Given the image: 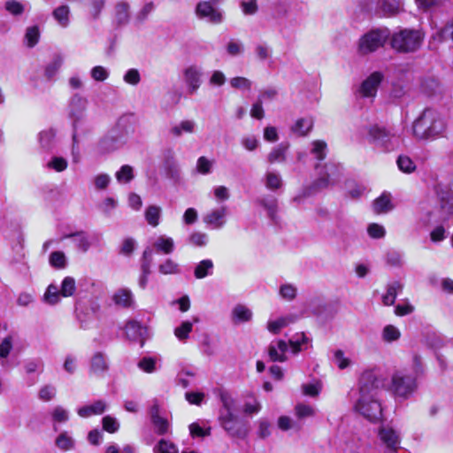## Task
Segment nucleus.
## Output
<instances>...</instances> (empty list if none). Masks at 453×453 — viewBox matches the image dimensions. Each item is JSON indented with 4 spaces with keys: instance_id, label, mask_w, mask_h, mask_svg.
Here are the masks:
<instances>
[{
    "instance_id": "1",
    "label": "nucleus",
    "mask_w": 453,
    "mask_h": 453,
    "mask_svg": "<svg viewBox=\"0 0 453 453\" xmlns=\"http://www.w3.org/2000/svg\"><path fill=\"white\" fill-rule=\"evenodd\" d=\"M384 386L383 376H377L370 371L363 372L357 391L350 395L354 411L371 422L380 420L382 407L379 395Z\"/></svg>"
},
{
    "instance_id": "2",
    "label": "nucleus",
    "mask_w": 453,
    "mask_h": 453,
    "mask_svg": "<svg viewBox=\"0 0 453 453\" xmlns=\"http://www.w3.org/2000/svg\"><path fill=\"white\" fill-rule=\"evenodd\" d=\"M411 373L407 370H396L391 374L390 381L385 380L383 388L389 391L395 398L408 399L417 389V376L422 372V361L420 357L415 355L412 359Z\"/></svg>"
},
{
    "instance_id": "3",
    "label": "nucleus",
    "mask_w": 453,
    "mask_h": 453,
    "mask_svg": "<svg viewBox=\"0 0 453 453\" xmlns=\"http://www.w3.org/2000/svg\"><path fill=\"white\" fill-rule=\"evenodd\" d=\"M318 178L309 186L304 187L302 191L293 198L297 205L303 203L307 197L312 196L318 192L334 185L342 176V166L340 164L328 162L324 165L320 164L315 166Z\"/></svg>"
},
{
    "instance_id": "4",
    "label": "nucleus",
    "mask_w": 453,
    "mask_h": 453,
    "mask_svg": "<svg viewBox=\"0 0 453 453\" xmlns=\"http://www.w3.org/2000/svg\"><path fill=\"white\" fill-rule=\"evenodd\" d=\"M447 124L441 113L426 109L412 125L413 135L419 140H435L446 131Z\"/></svg>"
},
{
    "instance_id": "5",
    "label": "nucleus",
    "mask_w": 453,
    "mask_h": 453,
    "mask_svg": "<svg viewBox=\"0 0 453 453\" xmlns=\"http://www.w3.org/2000/svg\"><path fill=\"white\" fill-rule=\"evenodd\" d=\"M368 142L383 151L398 149L402 142L401 134L393 128L372 126L368 129Z\"/></svg>"
},
{
    "instance_id": "6",
    "label": "nucleus",
    "mask_w": 453,
    "mask_h": 453,
    "mask_svg": "<svg viewBox=\"0 0 453 453\" xmlns=\"http://www.w3.org/2000/svg\"><path fill=\"white\" fill-rule=\"evenodd\" d=\"M424 37L419 29H399L391 35V46L400 52H413L420 48Z\"/></svg>"
},
{
    "instance_id": "7",
    "label": "nucleus",
    "mask_w": 453,
    "mask_h": 453,
    "mask_svg": "<svg viewBox=\"0 0 453 453\" xmlns=\"http://www.w3.org/2000/svg\"><path fill=\"white\" fill-rule=\"evenodd\" d=\"M123 119L118 123V127L112 129L107 135L103 137L96 145V150L100 154H106L122 148L133 134L129 128L121 129Z\"/></svg>"
},
{
    "instance_id": "8",
    "label": "nucleus",
    "mask_w": 453,
    "mask_h": 453,
    "mask_svg": "<svg viewBox=\"0 0 453 453\" xmlns=\"http://www.w3.org/2000/svg\"><path fill=\"white\" fill-rule=\"evenodd\" d=\"M432 191L444 217L453 219V179L450 181L436 180Z\"/></svg>"
},
{
    "instance_id": "9",
    "label": "nucleus",
    "mask_w": 453,
    "mask_h": 453,
    "mask_svg": "<svg viewBox=\"0 0 453 453\" xmlns=\"http://www.w3.org/2000/svg\"><path fill=\"white\" fill-rule=\"evenodd\" d=\"M388 28L372 29L360 37L357 42V53L365 56L381 48L389 38Z\"/></svg>"
},
{
    "instance_id": "10",
    "label": "nucleus",
    "mask_w": 453,
    "mask_h": 453,
    "mask_svg": "<svg viewBox=\"0 0 453 453\" xmlns=\"http://www.w3.org/2000/svg\"><path fill=\"white\" fill-rule=\"evenodd\" d=\"M88 106V100L86 97L80 94H74L69 101L68 113L73 121V146L78 143L77 141V129L79 123L84 119L86 116V110Z\"/></svg>"
},
{
    "instance_id": "11",
    "label": "nucleus",
    "mask_w": 453,
    "mask_h": 453,
    "mask_svg": "<svg viewBox=\"0 0 453 453\" xmlns=\"http://www.w3.org/2000/svg\"><path fill=\"white\" fill-rule=\"evenodd\" d=\"M228 208L226 205L214 208L209 211L203 217V221L210 229L219 230L224 227L226 223Z\"/></svg>"
},
{
    "instance_id": "12",
    "label": "nucleus",
    "mask_w": 453,
    "mask_h": 453,
    "mask_svg": "<svg viewBox=\"0 0 453 453\" xmlns=\"http://www.w3.org/2000/svg\"><path fill=\"white\" fill-rule=\"evenodd\" d=\"M383 75L380 72H374L370 74L359 86L357 96L362 98L372 100L377 94L378 87L382 81Z\"/></svg>"
},
{
    "instance_id": "13",
    "label": "nucleus",
    "mask_w": 453,
    "mask_h": 453,
    "mask_svg": "<svg viewBox=\"0 0 453 453\" xmlns=\"http://www.w3.org/2000/svg\"><path fill=\"white\" fill-rule=\"evenodd\" d=\"M378 436L386 449L395 453L400 449L401 438L399 433L389 426H383L379 429Z\"/></svg>"
},
{
    "instance_id": "14",
    "label": "nucleus",
    "mask_w": 453,
    "mask_h": 453,
    "mask_svg": "<svg viewBox=\"0 0 453 453\" xmlns=\"http://www.w3.org/2000/svg\"><path fill=\"white\" fill-rule=\"evenodd\" d=\"M196 13L199 19H206L212 24H219L223 21L222 12L213 6L209 1H202L197 4Z\"/></svg>"
},
{
    "instance_id": "15",
    "label": "nucleus",
    "mask_w": 453,
    "mask_h": 453,
    "mask_svg": "<svg viewBox=\"0 0 453 453\" xmlns=\"http://www.w3.org/2000/svg\"><path fill=\"white\" fill-rule=\"evenodd\" d=\"M149 414L154 430L157 434L165 435L171 432V424L165 417L161 415V411L157 401L150 406Z\"/></svg>"
},
{
    "instance_id": "16",
    "label": "nucleus",
    "mask_w": 453,
    "mask_h": 453,
    "mask_svg": "<svg viewBox=\"0 0 453 453\" xmlns=\"http://www.w3.org/2000/svg\"><path fill=\"white\" fill-rule=\"evenodd\" d=\"M125 331L127 337L130 341L140 342L141 346L143 345L147 334L146 326H143L136 320H130L127 323Z\"/></svg>"
},
{
    "instance_id": "17",
    "label": "nucleus",
    "mask_w": 453,
    "mask_h": 453,
    "mask_svg": "<svg viewBox=\"0 0 453 453\" xmlns=\"http://www.w3.org/2000/svg\"><path fill=\"white\" fill-rule=\"evenodd\" d=\"M197 130V124L194 119H182L173 125L169 130L171 135L180 138L183 134H193Z\"/></svg>"
},
{
    "instance_id": "18",
    "label": "nucleus",
    "mask_w": 453,
    "mask_h": 453,
    "mask_svg": "<svg viewBox=\"0 0 453 453\" xmlns=\"http://www.w3.org/2000/svg\"><path fill=\"white\" fill-rule=\"evenodd\" d=\"M202 71L196 65H190L184 71L185 81L188 87L190 94H194L201 85Z\"/></svg>"
},
{
    "instance_id": "19",
    "label": "nucleus",
    "mask_w": 453,
    "mask_h": 453,
    "mask_svg": "<svg viewBox=\"0 0 453 453\" xmlns=\"http://www.w3.org/2000/svg\"><path fill=\"white\" fill-rule=\"evenodd\" d=\"M297 317L293 314H288L284 316H280L276 319H270L267 321L266 328L267 330L273 334H279L283 328L287 327L290 324H293L296 321Z\"/></svg>"
},
{
    "instance_id": "20",
    "label": "nucleus",
    "mask_w": 453,
    "mask_h": 453,
    "mask_svg": "<svg viewBox=\"0 0 453 453\" xmlns=\"http://www.w3.org/2000/svg\"><path fill=\"white\" fill-rule=\"evenodd\" d=\"M148 248L152 250V253L157 252L168 255L174 250V242L171 237L159 235L151 242V245Z\"/></svg>"
},
{
    "instance_id": "21",
    "label": "nucleus",
    "mask_w": 453,
    "mask_h": 453,
    "mask_svg": "<svg viewBox=\"0 0 453 453\" xmlns=\"http://www.w3.org/2000/svg\"><path fill=\"white\" fill-rule=\"evenodd\" d=\"M109 369L107 358L102 352L95 353L90 360V372L97 376H104Z\"/></svg>"
},
{
    "instance_id": "22",
    "label": "nucleus",
    "mask_w": 453,
    "mask_h": 453,
    "mask_svg": "<svg viewBox=\"0 0 453 453\" xmlns=\"http://www.w3.org/2000/svg\"><path fill=\"white\" fill-rule=\"evenodd\" d=\"M292 353L297 354L311 346V339L303 332L295 334L289 340Z\"/></svg>"
},
{
    "instance_id": "23",
    "label": "nucleus",
    "mask_w": 453,
    "mask_h": 453,
    "mask_svg": "<svg viewBox=\"0 0 453 453\" xmlns=\"http://www.w3.org/2000/svg\"><path fill=\"white\" fill-rule=\"evenodd\" d=\"M252 317V311L244 304H236L231 311V319L234 324L249 322Z\"/></svg>"
},
{
    "instance_id": "24",
    "label": "nucleus",
    "mask_w": 453,
    "mask_h": 453,
    "mask_svg": "<svg viewBox=\"0 0 453 453\" xmlns=\"http://www.w3.org/2000/svg\"><path fill=\"white\" fill-rule=\"evenodd\" d=\"M288 350V344L283 340H279L275 342H272L269 347V357L272 361L274 362H284L287 360L286 352Z\"/></svg>"
},
{
    "instance_id": "25",
    "label": "nucleus",
    "mask_w": 453,
    "mask_h": 453,
    "mask_svg": "<svg viewBox=\"0 0 453 453\" xmlns=\"http://www.w3.org/2000/svg\"><path fill=\"white\" fill-rule=\"evenodd\" d=\"M106 410V403L98 400L91 404L84 405L77 410V413L81 418H89L93 415H100Z\"/></svg>"
},
{
    "instance_id": "26",
    "label": "nucleus",
    "mask_w": 453,
    "mask_h": 453,
    "mask_svg": "<svg viewBox=\"0 0 453 453\" xmlns=\"http://www.w3.org/2000/svg\"><path fill=\"white\" fill-rule=\"evenodd\" d=\"M257 203L266 211L268 217L273 221H276V215L278 211V201L276 197L272 195H267L258 198Z\"/></svg>"
},
{
    "instance_id": "27",
    "label": "nucleus",
    "mask_w": 453,
    "mask_h": 453,
    "mask_svg": "<svg viewBox=\"0 0 453 453\" xmlns=\"http://www.w3.org/2000/svg\"><path fill=\"white\" fill-rule=\"evenodd\" d=\"M112 299L117 305L127 308L132 307L134 303V295L129 288H123L118 289Z\"/></svg>"
},
{
    "instance_id": "28",
    "label": "nucleus",
    "mask_w": 453,
    "mask_h": 453,
    "mask_svg": "<svg viewBox=\"0 0 453 453\" xmlns=\"http://www.w3.org/2000/svg\"><path fill=\"white\" fill-rule=\"evenodd\" d=\"M52 16L58 25L62 28H66L69 27L71 22V11L68 5L62 4L55 8L52 12Z\"/></svg>"
},
{
    "instance_id": "29",
    "label": "nucleus",
    "mask_w": 453,
    "mask_h": 453,
    "mask_svg": "<svg viewBox=\"0 0 453 453\" xmlns=\"http://www.w3.org/2000/svg\"><path fill=\"white\" fill-rule=\"evenodd\" d=\"M64 64V57L60 54L53 56L51 60L46 65L44 68V76L47 80H53Z\"/></svg>"
},
{
    "instance_id": "30",
    "label": "nucleus",
    "mask_w": 453,
    "mask_h": 453,
    "mask_svg": "<svg viewBox=\"0 0 453 453\" xmlns=\"http://www.w3.org/2000/svg\"><path fill=\"white\" fill-rule=\"evenodd\" d=\"M288 148L289 144L288 142L278 144L268 154L267 161L270 164L284 163L287 158Z\"/></svg>"
},
{
    "instance_id": "31",
    "label": "nucleus",
    "mask_w": 453,
    "mask_h": 453,
    "mask_svg": "<svg viewBox=\"0 0 453 453\" xmlns=\"http://www.w3.org/2000/svg\"><path fill=\"white\" fill-rule=\"evenodd\" d=\"M114 19L119 25H125L129 21L130 4L127 1L121 0L116 4Z\"/></svg>"
},
{
    "instance_id": "32",
    "label": "nucleus",
    "mask_w": 453,
    "mask_h": 453,
    "mask_svg": "<svg viewBox=\"0 0 453 453\" xmlns=\"http://www.w3.org/2000/svg\"><path fill=\"white\" fill-rule=\"evenodd\" d=\"M222 427L230 436L234 438L243 439L247 435V430L240 425L237 417L234 419L226 421Z\"/></svg>"
},
{
    "instance_id": "33",
    "label": "nucleus",
    "mask_w": 453,
    "mask_h": 453,
    "mask_svg": "<svg viewBox=\"0 0 453 453\" xmlns=\"http://www.w3.org/2000/svg\"><path fill=\"white\" fill-rule=\"evenodd\" d=\"M64 238H72L77 249L82 252H87L91 246L88 234L82 231L66 234Z\"/></svg>"
},
{
    "instance_id": "34",
    "label": "nucleus",
    "mask_w": 453,
    "mask_h": 453,
    "mask_svg": "<svg viewBox=\"0 0 453 453\" xmlns=\"http://www.w3.org/2000/svg\"><path fill=\"white\" fill-rule=\"evenodd\" d=\"M394 208L391 202V196L388 193H383L373 202V211L378 213H387Z\"/></svg>"
},
{
    "instance_id": "35",
    "label": "nucleus",
    "mask_w": 453,
    "mask_h": 453,
    "mask_svg": "<svg viewBox=\"0 0 453 453\" xmlns=\"http://www.w3.org/2000/svg\"><path fill=\"white\" fill-rule=\"evenodd\" d=\"M403 0H380L379 8L384 15L392 16L402 10Z\"/></svg>"
},
{
    "instance_id": "36",
    "label": "nucleus",
    "mask_w": 453,
    "mask_h": 453,
    "mask_svg": "<svg viewBox=\"0 0 453 453\" xmlns=\"http://www.w3.org/2000/svg\"><path fill=\"white\" fill-rule=\"evenodd\" d=\"M403 285L399 281H394L388 285L387 292L382 296V302L385 305L394 304L397 295L402 291Z\"/></svg>"
},
{
    "instance_id": "37",
    "label": "nucleus",
    "mask_w": 453,
    "mask_h": 453,
    "mask_svg": "<svg viewBox=\"0 0 453 453\" xmlns=\"http://www.w3.org/2000/svg\"><path fill=\"white\" fill-rule=\"evenodd\" d=\"M265 187L275 191L283 186V180L280 174L275 171H267L264 177Z\"/></svg>"
},
{
    "instance_id": "38",
    "label": "nucleus",
    "mask_w": 453,
    "mask_h": 453,
    "mask_svg": "<svg viewBox=\"0 0 453 453\" xmlns=\"http://www.w3.org/2000/svg\"><path fill=\"white\" fill-rule=\"evenodd\" d=\"M213 262L211 259H203L200 261L194 270V275L196 279H203L213 273Z\"/></svg>"
},
{
    "instance_id": "39",
    "label": "nucleus",
    "mask_w": 453,
    "mask_h": 453,
    "mask_svg": "<svg viewBox=\"0 0 453 453\" xmlns=\"http://www.w3.org/2000/svg\"><path fill=\"white\" fill-rule=\"evenodd\" d=\"M277 426L279 429L281 431L287 432L289 430L300 431L302 429L303 424L300 421L294 420L292 418L288 416H280L278 418Z\"/></svg>"
},
{
    "instance_id": "40",
    "label": "nucleus",
    "mask_w": 453,
    "mask_h": 453,
    "mask_svg": "<svg viewBox=\"0 0 453 453\" xmlns=\"http://www.w3.org/2000/svg\"><path fill=\"white\" fill-rule=\"evenodd\" d=\"M313 121L310 118H302L296 121L292 127V132L299 136L306 135L312 128Z\"/></svg>"
},
{
    "instance_id": "41",
    "label": "nucleus",
    "mask_w": 453,
    "mask_h": 453,
    "mask_svg": "<svg viewBox=\"0 0 453 453\" xmlns=\"http://www.w3.org/2000/svg\"><path fill=\"white\" fill-rule=\"evenodd\" d=\"M61 297L63 296L60 288L55 284H50L44 293L43 301L50 305H54L60 302Z\"/></svg>"
},
{
    "instance_id": "42",
    "label": "nucleus",
    "mask_w": 453,
    "mask_h": 453,
    "mask_svg": "<svg viewBox=\"0 0 453 453\" xmlns=\"http://www.w3.org/2000/svg\"><path fill=\"white\" fill-rule=\"evenodd\" d=\"M311 154L315 159L322 161L327 154V144L322 140H315L311 142Z\"/></svg>"
},
{
    "instance_id": "43",
    "label": "nucleus",
    "mask_w": 453,
    "mask_h": 453,
    "mask_svg": "<svg viewBox=\"0 0 453 453\" xmlns=\"http://www.w3.org/2000/svg\"><path fill=\"white\" fill-rule=\"evenodd\" d=\"M49 263L55 269H65L67 266V258L63 251H53L49 256Z\"/></svg>"
},
{
    "instance_id": "44",
    "label": "nucleus",
    "mask_w": 453,
    "mask_h": 453,
    "mask_svg": "<svg viewBox=\"0 0 453 453\" xmlns=\"http://www.w3.org/2000/svg\"><path fill=\"white\" fill-rule=\"evenodd\" d=\"M161 208L157 205H150L145 210V219L149 225L157 226L159 225Z\"/></svg>"
},
{
    "instance_id": "45",
    "label": "nucleus",
    "mask_w": 453,
    "mask_h": 453,
    "mask_svg": "<svg viewBox=\"0 0 453 453\" xmlns=\"http://www.w3.org/2000/svg\"><path fill=\"white\" fill-rule=\"evenodd\" d=\"M316 410L313 406L304 403H298L295 406V415L297 418V421H300L305 418L314 417Z\"/></svg>"
},
{
    "instance_id": "46",
    "label": "nucleus",
    "mask_w": 453,
    "mask_h": 453,
    "mask_svg": "<svg viewBox=\"0 0 453 453\" xmlns=\"http://www.w3.org/2000/svg\"><path fill=\"white\" fill-rule=\"evenodd\" d=\"M59 288L63 297L72 296L76 291L75 280L71 276L65 277Z\"/></svg>"
},
{
    "instance_id": "47",
    "label": "nucleus",
    "mask_w": 453,
    "mask_h": 453,
    "mask_svg": "<svg viewBox=\"0 0 453 453\" xmlns=\"http://www.w3.org/2000/svg\"><path fill=\"white\" fill-rule=\"evenodd\" d=\"M55 135L56 133L52 128L46 129L39 133L38 140L41 147L46 150H50L52 147Z\"/></svg>"
},
{
    "instance_id": "48",
    "label": "nucleus",
    "mask_w": 453,
    "mask_h": 453,
    "mask_svg": "<svg viewBox=\"0 0 453 453\" xmlns=\"http://www.w3.org/2000/svg\"><path fill=\"white\" fill-rule=\"evenodd\" d=\"M40 39V29L38 26H32L27 28L25 34V42L27 47H35Z\"/></svg>"
},
{
    "instance_id": "49",
    "label": "nucleus",
    "mask_w": 453,
    "mask_h": 453,
    "mask_svg": "<svg viewBox=\"0 0 453 453\" xmlns=\"http://www.w3.org/2000/svg\"><path fill=\"white\" fill-rule=\"evenodd\" d=\"M279 294L282 299L291 302L297 296V288L293 284L285 283L280 287Z\"/></svg>"
},
{
    "instance_id": "50",
    "label": "nucleus",
    "mask_w": 453,
    "mask_h": 453,
    "mask_svg": "<svg viewBox=\"0 0 453 453\" xmlns=\"http://www.w3.org/2000/svg\"><path fill=\"white\" fill-rule=\"evenodd\" d=\"M115 177L119 183L130 182L134 177L133 167L128 165H122L116 173Z\"/></svg>"
},
{
    "instance_id": "51",
    "label": "nucleus",
    "mask_w": 453,
    "mask_h": 453,
    "mask_svg": "<svg viewBox=\"0 0 453 453\" xmlns=\"http://www.w3.org/2000/svg\"><path fill=\"white\" fill-rule=\"evenodd\" d=\"M400 330L393 325L386 326L381 333L382 340L386 342H392L397 341L400 338Z\"/></svg>"
},
{
    "instance_id": "52",
    "label": "nucleus",
    "mask_w": 453,
    "mask_h": 453,
    "mask_svg": "<svg viewBox=\"0 0 453 453\" xmlns=\"http://www.w3.org/2000/svg\"><path fill=\"white\" fill-rule=\"evenodd\" d=\"M434 41L439 42L451 39L453 41V21L447 24L442 29L437 31L432 35Z\"/></svg>"
},
{
    "instance_id": "53",
    "label": "nucleus",
    "mask_w": 453,
    "mask_h": 453,
    "mask_svg": "<svg viewBox=\"0 0 453 453\" xmlns=\"http://www.w3.org/2000/svg\"><path fill=\"white\" fill-rule=\"evenodd\" d=\"M193 329V323L190 321H183L174 329V335L180 341H186Z\"/></svg>"
},
{
    "instance_id": "54",
    "label": "nucleus",
    "mask_w": 453,
    "mask_h": 453,
    "mask_svg": "<svg viewBox=\"0 0 453 453\" xmlns=\"http://www.w3.org/2000/svg\"><path fill=\"white\" fill-rule=\"evenodd\" d=\"M4 9L12 16H20L25 11V5L17 0H7L4 4Z\"/></svg>"
},
{
    "instance_id": "55",
    "label": "nucleus",
    "mask_w": 453,
    "mask_h": 453,
    "mask_svg": "<svg viewBox=\"0 0 453 453\" xmlns=\"http://www.w3.org/2000/svg\"><path fill=\"white\" fill-rule=\"evenodd\" d=\"M396 163L400 171L405 173H411L416 169L415 163L411 160V157L405 155L399 156Z\"/></svg>"
},
{
    "instance_id": "56",
    "label": "nucleus",
    "mask_w": 453,
    "mask_h": 453,
    "mask_svg": "<svg viewBox=\"0 0 453 453\" xmlns=\"http://www.w3.org/2000/svg\"><path fill=\"white\" fill-rule=\"evenodd\" d=\"M12 349V337H5L0 343V360L1 365H6V358Z\"/></svg>"
},
{
    "instance_id": "57",
    "label": "nucleus",
    "mask_w": 453,
    "mask_h": 453,
    "mask_svg": "<svg viewBox=\"0 0 453 453\" xmlns=\"http://www.w3.org/2000/svg\"><path fill=\"white\" fill-rule=\"evenodd\" d=\"M158 271L160 273L165 275L176 274L180 273V268L176 262L168 258L159 265Z\"/></svg>"
},
{
    "instance_id": "58",
    "label": "nucleus",
    "mask_w": 453,
    "mask_h": 453,
    "mask_svg": "<svg viewBox=\"0 0 453 453\" xmlns=\"http://www.w3.org/2000/svg\"><path fill=\"white\" fill-rule=\"evenodd\" d=\"M214 161L207 158L204 156H202L198 157L196 161V171L203 174L206 175L211 173L212 166H213Z\"/></svg>"
},
{
    "instance_id": "59",
    "label": "nucleus",
    "mask_w": 453,
    "mask_h": 453,
    "mask_svg": "<svg viewBox=\"0 0 453 453\" xmlns=\"http://www.w3.org/2000/svg\"><path fill=\"white\" fill-rule=\"evenodd\" d=\"M178 449L174 443L162 439L154 448V453H178Z\"/></svg>"
},
{
    "instance_id": "60",
    "label": "nucleus",
    "mask_w": 453,
    "mask_h": 453,
    "mask_svg": "<svg viewBox=\"0 0 453 453\" xmlns=\"http://www.w3.org/2000/svg\"><path fill=\"white\" fill-rule=\"evenodd\" d=\"M56 445L62 450L72 449L74 446V441L67 433L64 432L60 434L56 439Z\"/></svg>"
},
{
    "instance_id": "61",
    "label": "nucleus",
    "mask_w": 453,
    "mask_h": 453,
    "mask_svg": "<svg viewBox=\"0 0 453 453\" xmlns=\"http://www.w3.org/2000/svg\"><path fill=\"white\" fill-rule=\"evenodd\" d=\"M109 75V70L102 65H96L90 70V76L96 81H104Z\"/></svg>"
},
{
    "instance_id": "62",
    "label": "nucleus",
    "mask_w": 453,
    "mask_h": 453,
    "mask_svg": "<svg viewBox=\"0 0 453 453\" xmlns=\"http://www.w3.org/2000/svg\"><path fill=\"white\" fill-rule=\"evenodd\" d=\"M55 423H65L69 419V411L62 406H56L51 412Z\"/></svg>"
},
{
    "instance_id": "63",
    "label": "nucleus",
    "mask_w": 453,
    "mask_h": 453,
    "mask_svg": "<svg viewBox=\"0 0 453 453\" xmlns=\"http://www.w3.org/2000/svg\"><path fill=\"white\" fill-rule=\"evenodd\" d=\"M123 81L132 86L138 85L141 81L140 72L136 68L128 69L123 76Z\"/></svg>"
},
{
    "instance_id": "64",
    "label": "nucleus",
    "mask_w": 453,
    "mask_h": 453,
    "mask_svg": "<svg viewBox=\"0 0 453 453\" xmlns=\"http://www.w3.org/2000/svg\"><path fill=\"white\" fill-rule=\"evenodd\" d=\"M56 388L52 385H45L42 387L38 393V397L43 402H49L56 396Z\"/></svg>"
}]
</instances>
